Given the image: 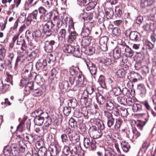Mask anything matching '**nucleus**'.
<instances>
[{"instance_id":"nucleus-1","label":"nucleus","mask_w":156,"mask_h":156,"mask_svg":"<svg viewBox=\"0 0 156 156\" xmlns=\"http://www.w3.org/2000/svg\"><path fill=\"white\" fill-rule=\"evenodd\" d=\"M52 14L51 12L46 13L43 15H40L37 10H34L31 13L29 14L26 19V22H28V25L30 24L32 21L40 22L41 21L50 22Z\"/></svg>"},{"instance_id":"nucleus-2","label":"nucleus","mask_w":156,"mask_h":156,"mask_svg":"<svg viewBox=\"0 0 156 156\" xmlns=\"http://www.w3.org/2000/svg\"><path fill=\"white\" fill-rule=\"evenodd\" d=\"M69 126L72 128L75 129L79 128L82 133L85 131V126L81 119L71 117L69 120Z\"/></svg>"},{"instance_id":"nucleus-3","label":"nucleus","mask_w":156,"mask_h":156,"mask_svg":"<svg viewBox=\"0 0 156 156\" xmlns=\"http://www.w3.org/2000/svg\"><path fill=\"white\" fill-rule=\"evenodd\" d=\"M42 32L47 37H49L53 33L57 34L58 33V29H55L52 22H47L45 24H42Z\"/></svg>"},{"instance_id":"nucleus-4","label":"nucleus","mask_w":156,"mask_h":156,"mask_svg":"<svg viewBox=\"0 0 156 156\" xmlns=\"http://www.w3.org/2000/svg\"><path fill=\"white\" fill-rule=\"evenodd\" d=\"M29 66V69H27L26 68L24 69L21 75L23 79L28 80V81L33 80V78L35 76V73L31 72V70L33 66V62H29V64L26 65V68H27Z\"/></svg>"},{"instance_id":"nucleus-5","label":"nucleus","mask_w":156,"mask_h":156,"mask_svg":"<svg viewBox=\"0 0 156 156\" xmlns=\"http://www.w3.org/2000/svg\"><path fill=\"white\" fill-rule=\"evenodd\" d=\"M70 75L76 78L77 85H81L84 81V76L81 71L74 69H71L69 71Z\"/></svg>"},{"instance_id":"nucleus-6","label":"nucleus","mask_w":156,"mask_h":156,"mask_svg":"<svg viewBox=\"0 0 156 156\" xmlns=\"http://www.w3.org/2000/svg\"><path fill=\"white\" fill-rule=\"evenodd\" d=\"M88 133L91 137L94 139L101 138L103 132L99 129H97L95 126H92L90 127L89 129Z\"/></svg>"},{"instance_id":"nucleus-7","label":"nucleus","mask_w":156,"mask_h":156,"mask_svg":"<svg viewBox=\"0 0 156 156\" xmlns=\"http://www.w3.org/2000/svg\"><path fill=\"white\" fill-rule=\"evenodd\" d=\"M128 78L130 81L128 82L127 85L128 86L131 87V85L132 87L133 86L132 82H135L138 80L142 79L141 75L137 73L134 71L129 73L128 76Z\"/></svg>"},{"instance_id":"nucleus-8","label":"nucleus","mask_w":156,"mask_h":156,"mask_svg":"<svg viewBox=\"0 0 156 156\" xmlns=\"http://www.w3.org/2000/svg\"><path fill=\"white\" fill-rule=\"evenodd\" d=\"M98 22L100 24H102L103 27L105 28V25H107L110 23L109 20L105 18V15L103 11H100L98 16Z\"/></svg>"},{"instance_id":"nucleus-9","label":"nucleus","mask_w":156,"mask_h":156,"mask_svg":"<svg viewBox=\"0 0 156 156\" xmlns=\"http://www.w3.org/2000/svg\"><path fill=\"white\" fill-rule=\"evenodd\" d=\"M112 6L109 3H105L104 9L106 17L109 20L112 19L114 14V12L112 9Z\"/></svg>"},{"instance_id":"nucleus-10","label":"nucleus","mask_w":156,"mask_h":156,"mask_svg":"<svg viewBox=\"0 0 156 156\" xmlns=\"http://www.w3.org/2000/svg\"><path fill=\"white\" fill-rule=\"evenodd\" d=\"M83 59L91 75H96L97 72V68L95 65L93 64L88 59L84 58Z\"/></svg>"},{"instance_id":"nucleus-11","label":"nucleus","mask_w":156,"mask_h":156,"mask_svg":"<svg viewBox=\"0 0 156 156\" xmlns=\"http://www.w3.org/2000/svg\"><path fill=\"white\" fill-rule=\"evenodd\" d=\"M92 37L90 36H81V38L79 39V42L82 47L85 48L90 44Z\"/></svg>"},{"instance_id":"nucleus-12","label":"nucleus","mask_w":156,"mask_h":156,"mask_svg":"<svg viewBox=\"0 0 156 156\" xmlns=\"http://www.w3.org/2000/svg\"><path fill=\"white\" fill-rule=\"evenodd\" d=\"M64 17V14L55 16L53 18V20L51 22H52V24L54 27L55 25H57V26L59 27L62 26V20Z\"/></svg>"},{"instance_id":"nucleus-13","label":"nucleus","mask_w":156,"mask_h":156,"mask_svg":"<svg viewBox=\"0 0 156 156\" xmlns=\"http://www.w3.org/2000/svg\"><path fill=\"white\" fill-rule=\"evenodd\" d=\"M108 40V38L106 36H103L100 39L99 41L100 48L102 51H105L107 50V42Z\"/></svg>"},{"instance_id":"nucleus-14","label":"nucleus","mask_w":156,"mask_h":156,"mask_svg":"<svg viewBox=\"0 0 156 156\" xmlns=\"http://www.w3.org/2000/svg\"><path fill=\"white\" fill-rule=\"evenodd\" d=\"M55 41L54 40L47 41L44 42V48L45 51L47 53H51L53 50Z\"/></svg>"},{"instance_id":"nucleus-15","label":"nucleus","mask_w":156,"mask_h":156,"mask_svg":"<svg viewBox=\"0 0 156 156\" xmlns=\"http://www.w3.org/2000/svg\"><path fill=\"white\" fill-rule=\"evenodd\" d=\"M16 45L20 47V49L23 51H25L28 48L24 39L22 36L19 37L16 42Z\"/></svg>"},{"instance_id":"nucleus-16","label":"nucleus","mask_w":156,"mask_h":156,"mask_svg":"<svg viewBox=\"0 0 156 156\" xmlns=\"http://www.w3.org/2000/svg\"><path fill=\"white\" fill-rule=\"evenodd\" d=\"M61 90L64 92H69L70 90L76 91V89L70 86L68 81L66 80H64L61 83Z\"/></svg>"},{"instance_id":"nucleus-17","label":"nucleus","mask_w":156,"mask_h":156,"mask_svg":"<svg viewBox=\"0 0 156 156\" xmlns=\"http://www.w3.org/2000/svg\"><path fill=\"white\" fill-rule=\"evenodd\" d=\"M129 39L132 41H139L140 40V34L136 31H132L129 34Z\"/></svg>"},{"instance_id":"nucleus-18","label":"nucleus","mask_w":156,"mask_h":156,"mask_svg":"<svg viewBox=\"0 0 156 156\" xmlns=\"http://www.w3.org/2000/svg\"><path fill=\"white\" fill-rule=\"evenodd\" d=\"M67 33L66 30L64 29H61L58 33V39L59 44L63 43L66 39V36Z\"/></svg>"},{"instance_id":"nucleus-19","label":"nucleus","mask_w":156,"mask_h":156,"mask_svg":"<svg viewBox=\"0 0 156 156\" xmlns=\"http://www.w3.org/2000/svg\"><path fill=\"white\" fill-rule=\"evenodd\" d=\"M103 63L105 66L112 65L114 67H117L118 65L117 61L113 58H104Z\"/></svg>"},{"instance_id":"nucleus-20","label":"nucleus","mask_w":156,"mask_h":156,"mask_svg":"<svg viewBox=\"0 0 156 156\" xmlns=\"http://www.w3.org/2000/svg\"><path fill=\"white\" fill-rule=\"evenodd\" d=\"M55 148L51 146L49 148V151L51 156H56L60 151V148L58 143L56 144L54 146Z\"/></svg>"},{"instance_id":"nucleus-21","label":"nucleus","mask_w":156,"mask_h":156,"mask_svg":"<svg viewBox=\"0 0 156 156\" xmlns=\"http://www.w3.org/2000/svg\"><path fill=\"white\" fill-rule=\"evenodd\" d=\"M85 90L89 94L90 99H92L95 95L94 92L96 90L95 86L94 85H88Z\"/></svg>"},{"instance_id":"nucleus-22","label":"nucleus","mask_w":156,"mask_h":156,"mask_svg":"<svg viewBox=\"0 0 156 156\" xmlns=\"http://www.w3.org/2000/svg\"><path fill=\"white\" fill-rule=\"evenodd\" d=\"M97 102L100 105H103L105 102V98L99 93H95Z\"/></svg>"},{"instance_id":"nucleus-23","label":"nucleus","mask_w":156,"mask_h":156,"mask_svg":"<svg viewBox=\"0 0 156 156\" xmlns=\"http://www.w3.org/2000/svg\"><path fill=\"white\" fill-rule=\"evenodd\" d=\"M128 46L127 45L125 42L120 40L118 42V44L116 47L122 52H125Z\"/></svg>"},{"instance_id":"nucleus-24","label":"nucleus","mask_w":156,"mask_h":156,"mask_svg":"<svg viewBox=\"0 0 156 156\" xmlns=\"http://www.w3.org/2000/svg\"><path fill=\"white\" fill-rule=\"evenodd\" d=\"M15 57V54L13 52H9L7 53L6 58L8 62V65L10 68H12V61Z\"/></svg>"},{"instance_id":"nucleus-25","label":"nucleus","mask_w":156,"mask_h":156,"mask_svg":"<svg viewBox=\"0 0 156 156\" xmlns=\"http://www.w3.org/2000/svg\"><path fill=\"white\" fill-rule=\"evenodd\" d=\"M123 122V120L121 118L119 117L116 119L113 129L115 131L118 130L120 129Z\"/></svg>"},{"instance_id":"nucleus-26","label":"nucleus","mask_w":156,"mask_h":156,"mask_svg":"<svg viewBox=\"0 0 156 156\" xmlns=\"http://www.w3.org/2000/svg\"><path fill=\"white\" fill-rule=\"evenodd\" d=\"M38 2L39 0H27L25 4V9L26 10H28L29 9L26 8V6H34Z\"/></svg>"},{"instance_id":"nucleus-27","label":"nucleus","mask_w":156,"mask_h":156,"mask_svg":"<svg viewBox=\"0 0 156 156\" xmlns=\"http://www.w3.org/2000/svg\"><path fill=\"white\" fill-rule=\"evenodd\" d=\"M75 47L71 45L66 44L63 47V51L65 53H72L75 49Z\"/></svg>"},{"instance_id":"nucleus-28","label":"nucleus","mask_w":156,"mask_h":156,"mask_svg":"<svg viewBox=\"0 0 156 156\" xmlns=\"http://www.w3.org/2000/svg\"><path fill=\"white\" fill-rule=\"evenodd\" d=\"M68 40L69 41H73L76 40L77 37L78 36V34L75 31H69Z\"/></svg>"},{"instance_id":"nucleus-29","label":"nucleus","mask_w":156,"mask_h":156,"mask_svg":"<svg viewBox=\"0 0 156 156\" xmlns=\"http://www.w3.org/2000/svg\"><path fill=\"white\" fill-rule=\"evenodd\" d=\"M96 125L98 126L97 129H99L101 131L105 129V124L99 119H95L94 120Z\"/></svg>"},{"instance_id":"nucleus-30","label":"nucleus","mask_w":156,"mask_h":156,"mask_svg":"<svg viewBox=\"0 0 156 156\" xmlns=\"http://www.w3.org/2000/svg\"><path fill=\"white\" fill-rule=\"evenodd\" d=\"M69 144L71 154H77L78 153V150L76 145L74 144V143H69Z\"/></svg>"},{"instance_id":"nucleus-31","label":"nucleus","mask_w":156,"mask_h":156,"mask_svg":"<svg viewBox=\"0 0 156 156\" xmlns=\"http://www.w3.org/2000/svg\"><path fill=\"white\" fill-rule=\"evenodd\" d=\"M49 151L45 147H42L39 149L38 154L39 156H47Z\"/></svg>"},{"instance_id":"nucleus-32","label":"nucleus","mask_w":156,"mask_h":156,"mask_svg":"<svg viewBox=\"0 0 156 156\" xmlns=\"http://www.w3.org/2000/svg\"><path fill=\"white\" fill-rule=\"evenodd\" d=\"M24 137L26 140L30 144L33 143L35 140V136L32 134H26Z\"/></svg>"},{"instance_id":"nucleus-33","label":"nucleus","mask_w":156,"mask_h":156,"mask_svg":"<svg viewBox=\"0 0 156 156\" xmlns=\"http://www.w3.org/2000/svg\"><path fill=\"white\" fill-rule=\"evenodd\" d=\"M121 146L123 151L125 152H128L130 148L129 144L126 141L122 142Z\"/></svg>"},{"instance_id":"nucleus-34","label":"nucleus","mask_w":156,"mask_h":156,"mask_svg":"<svg viewBox=\"0 0 156 156\" xmlns=\"http://www.w3.org/2000/svg\"><path fill=\"white\" fill-rule=\"evenodd\" d=\"M132 109L135 112H140L142 110V106L140 104H133V105Z\"/></svg>"},{"instance_id":"nucleus-35","label":"nucleus","mask_w":156,"mask_h":156,"mask_svg":"<svg viewBox=\"0 0 156 156\" xmlns=\"http://www.w3.org/2000/svg\"><path fill=\"white\" fill-rule=\"evenodd\" d=\"M76 79L74 77H70L69 78V81L70 83V86L72 87H74L76 89V91L77 90L78 86L81 85H77L76 83Z\"/></svg>"},{"instance_id":"nucleus-36","label":"nucleus","mask_w":156,"mask_h":156,"mask_svg":"<svg viewBox=\"0 0 156 156\" xmlns=\"http://www.w3.org/2000/svg\"><path fill=\"white\" fill-rule=\"evenodd\" d=\"M75 50H74L72 53L73 56L78 58H80L82 54V52H80V50L79 46H76L75 47Z\"/></svg>"},{"instance_id":"nucleus-37","label":"nucleus","mask_w":156,"mask_h":156,"mask_svg":"<svg viewBox=\"0 0 156 156\" xmlns=\"http://www.w3.org/2000/svg\"><path fill=\"white\" fill-rule=\"evenodd\" d=\"M120 50L116 47L114 49L113 57L115 59H118L121 57L122 52Z\"/></svg>"},{"instance_id":"nucleus-38","label":"nucleus","mask_w":156,"mask_h":156,"mask_svg":"<svg viewBox=\"0 0 156 156\" xmlns=\"http://www.w3.org/2000/svg\"><path fill=\"white\" fill-rule=\"evenodd\" d=\"M148 119H145V121H144L140 120H137L136 123V126L138 127L141 130H142L144 126L147 122Z\"/></svg>"},{"instance_id":"nucleus-39","label":"nucleus","mask_w":156,"mask_h":156,"mask_svg":"<svg viewBox=\"0 0 156 156\" xmlns=\"http://www.w3.org/2000/svg\"><path fill=\"white\" fill-rule=\"evenodd\" d=\"M33 34L34 38L37 42L40 39L42 33L39 30H37L35 31Z\"/></svg>"},{"instance_id":"nucleus-40","label":"nucleus","mask_w":156,"mask_h":156,"mask_svg":"<svg viewBox=\"0 0 156 156\" xmlns=\"http://www.w3.org/2000/svg\"><path fill=\"white\" fill-rule=\"evenodd\" d=\"M112 35L116 37L120 36L121 34V31L120 28L118 27H115L113 28L112 30Z\"/></svg>"},{"instance_id":"nucleus-41","label":"nucleus","mask_w":156,"mask_h":156,"mask_svg":"<svg viewBox=\"0 0 156 156\" xmlns=\"http://www.w3.org/2000/svg\"><path fill=\"white\" fill-rule=\"evenodd\" d=\"M137 89L142 94H146L147 93L145 86L143 83H141L138 84L137 85Z\"/></svg>"},{"instance_id":"nucleus-42","label":"nucleus","mask_w":156,"mask_h":156,"mask_svg":"<svg viewBox=\"0 0 156 156\" xmlns=\"http://www.w3.org/2000/svg\"><path fill=\"white\" fill-rule=\"evenodd\" d=\"M115 107L113 102L109 100L107 101L105 104V107L107 111H111Z\"/></svg>"},{"instance_id":"nucleus-43","label":"nucleus","mask_w":156,"mask_h":156,"mask_svg":"<svg viewBox=\"0 0 156 156\" xmlns=\"http://www.w3.org/2000/svg\"><path fill=\"white\" fill-rule=\"evenodd\" d=\"M114 25L116 26V27L120 28L123 27L124 25V21L122 19L116 20L113 22Z\"/></svg>"},{"instance_id":"nucleus-44","label":"nucleus","mask_w":156,"mask_h":156,"mask_svg":"<svg viewBox=\"0 0 156 156\" xmlns=\"http://www.w3.org/2000/svg\"><path fill=\"white\" fill-rule=\"evenodd\" d=\"M95 49L94 47L93 46L90 47L84 51V52L87 55H91L94 53Z\"/></svg>"},{"instance_id":"nucleus-45","label":"nucleus","mask_w":156,"mask_h":156,"mask_svg":"<svg viewBox=\"0 0 156 156\" xmlns=\"http://www.w3.org/2000/svg\"><path fill=\"white\" fill-rule=\"evenodd\" d=\"M142 74L144 76H146L147 74L149 72V68L148 65H144L141 66L140 69Z\"/></svg>"},{"instance_id":"nucleus-46","label":"nucleus","mask_w":156,"mask_h":156,"mask_svg":"<svg viewBox=\"0 0 156 156\" xmlns=\"http://www.w3.org/2000/svg\"><path fill=\"white\" fill-rule=\"evenodd\" d=\"M33 33L29 30H27L25 33V37L28 41L32 40L34 38Z\"/></svg>"},{"instance_id":"nucleus-47","label":"nucleus","mask_w":156,"mask_h":156,"mask_svg":"<svg viewBox=\"0 0 156 156\" xmlns=\"http://www.w3.org/2000/svg\"><path fill=\"white\" fill-rule=\"evenodd\" d=\"M53 0H42V3L48 9L52 7L53 5L52 2Z\"/></svg>"},{"instance_id":"nucleus-48","label":"nucleus","mask_w":156,"mask_h":156,"mask_svg":"<svg viewBox=\"0 0 156 156\" xmlns=\"http://www.w3.org/2000/svg\"><path fill=\"white\" fill-rule=\"evenodd\" d=\"M83 114L79 112V110H76L75 111L74 115L75 118H77L78 119H81L82 122H83Z\"/></svg>"},{"instance_id":"nucleus-49","label":"nucleus","mask_w":156,"mask_h":156,"mask_svg":"<svg viewBox=\"0 0 156 156\" xmlns=\"http://www.w3.org/2000/svg\"><path fill=\"white\" fill-rule=\"evenodd\" d=\"M24 59H22L20 56H18L16 57L14 65L15 69H17L18 66L23 62Z\"/></svg>"},{"instance_id":"nucleus-50","label":"nucleus","mask_w":156,"mask_h":156,"mask_svg":"<svg viewBox=\"0 0 156 156\" xmlns=\"http://www.w3.org/2000/svg\"><path fill=\"white\" fill-rule=\"evenodd\" d=\"M46 58L48 63L51 64L53 63L55 61L56 57L55 55L50 53L47 55Z\"/></svg>"},{"instance_id":"nucleus-51","label":"nucleus","mask_w":156,"mask_h":156,"mask_svg":"<svg viewBox=\"0 0 156 156\" xmlns=\"http://www.w3.org/2000/svg\"><path fill=\"white\" fill-rule=\"evenodd\" d=\"M44 121V119L41 118L40 116H38L34 119V122L36 125L38 126L42 125Z\"/></svg>"},{"instance_id":"nucleus-52","label":"nucleus","mask_w":156,"mask_h":156,"mask_svg":"<svg viewBox=\"0 0 156 156\" xmlns=\"http://www.w3.org/2000/svg\"><path fill=\"white\" fill-rule=\"evenodd\" d=\"M38 51L37 50H36L30 52L28 55L27 58L29 60L34 59L37 57Z\"/></svg>"},{"instance_id":"nucleus-53","label":"nucleus","mask_w":156,"mask_h":156,"mask_svg":"<svg viewBox=\"0 0 156 156\" xmlns=\"http://www.w3.org/2000/svg\"><path fill=\"white\" fill-rule=\"evenodd\" d=\"M92 31L83 27L81 32V36H89Z\"/></svg>"},{"instance_id":"nucleus-54","label":"nucleus","mask_w":156,"mask_h":156,"mask_svg":"<svg viewBox=\"0 0 156 156\" xmlns=\"http://www.w3.org/2000/svg\"><path fill=\"white\" fill-rule=\"evenodd\" d=\"M54 119H53L52 118L49 116L46 119V120L44 123V126L45 127L48 128L53 123Z\"/></svg>"},{"instance_id":"nucleus-55","label":"nucleus","mask_w":156,"mask_h":156,"mask_svg":"<svg viewBox=\"0 0 156 156\" xmlns=\"http://www.w3.org/2000/svg\"><path fill=\"white\" fill-rule=\"evenodd\" d=\"M119 112L120 114L123 117H126L129 115L127 110L124 107H120Z\"/></svg>"},{"instance_id":"nucleus-56","label":"nucleus","mask_w":156,"mask_h":156,"mask_svg":"<svg viewBox=\"0 0 156 156\" xmlns=\"http://www.w3.org/2000/svg\"><path fill=\"white\" fill-rule=\"evenodd\" d=\"M127 73L124 70L120 69L116 72V74L117 76L119 78H123L125 77L126 74Z\"/></svg>"},{"instance_id":"nucleus-57","label":"nucleus","mask_w":156,"mask_h":156,"mask_svg":"<svg viewBox=\"0 0 156 156\" xmlns=\"http://www.w3.org/2000/svg\"><path fill=\"white\" fill-rule=\"evenodd\" d=\"M94 25L93 22L88 21L85 23L83 27L92 31V28L94 27Z\"/></svg>"},{"instance_id":"nucleus-58","label":"nucleus","mask_w":156,"mask_h":156,"mask_svg":"<svg viewBox=\"0 0 156 156\" xmlns=\"http://www.w3.org/2000/svg\"><path fill=\"white\" fill-rule=\"evenodd\" d=\"M144 45L149 50H152L154 45V43H152L147 40H145L144 42Z\"/></svg>"},{"instance_id":"nucleus-59","label":"nucleus","mask_w":156,"mask_h":156,"mask_svg":"<svg viewBox=\"0 0 156 156\" xmlns=\"http://www.w3.org/2000/svg\"><path fill=\"white\" fill-rule=\"evenodd\" d=\"M90 100L88 101H86L81 98L80 103L81 105L83 106H89L92 103V99H90Z\"/></svg>"},{"instance_id":"nucleus-60","label":"nucleus","mask_w":156,"mask_h":156,"mask_svg":"<svg viewBox=\"0 0 156 156\" xmlns=\"http://www.w3.org/2000/svg\"><path fill=\"white\" fill-rule=\"evenodd\" d=\"M115 12L118 16L120 17L123 13L122 7L120 6H116L115 8Z\"/></svg>"},{"instance_id":"nucleus-61","label":"nucleus","mask_w":156,"mask_h":156,"mask_svg":"<svg viewBox=\"0 0 156 156\" xmlns=\"http://www.w3.org/2000/svg\"><path fill=\"white\" fill-rule=\"evenodd\" d=\"M133 51L129 48V46L126 49V51L125 52V54L126 55V57L130 58L133 56Z\"/></svg>"},{"instance_id":"nucleus-62","label":"nucleus","mask_w":156,"mask_h":156,"mask_svg":"<svg viewBox=\"0 0 156 156\" xmlns=\"http://www.w3.org/2000/svg\"><path fill=\"white\" fill-rule=\"evenodd\" d=\"M97 143L94 139H92L91 140L90 144L89 145V148L91 150L94 151L96 150L97 147Z\"/></svg>"},{"instance_id":"nucleus-63","label":"nucleus","mask_w":156,"mask_h":156,"mask_svg":"<svg viewBox=\"0 0 156 156\" xmlns=\"http://www.w3.org/2000/svg\"><path fill=\"white\" fill-rule=\"evenodd\" d=\"M112 91L113 94L115 96H118L122 93L121 89L118 87L113 88Z\"/></svg>"},{"instance_id":"nucleus-64","label":"nucleus","mask_w":156,"mask_h":156,"mask_svg":"<svg viewBox=\"0 0 156 156\" xmlns=\"http://www.w3.org/2000/svg\"><path fill=\"white\" fill-rule=\"evenodd\" d=\"M11 151L12 148L9 146H6L4 149V154L6 156H9L11 153Z\"/></svg>"}]
</instances>
